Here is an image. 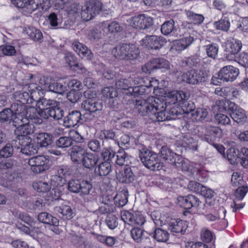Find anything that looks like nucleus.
Returning a JSON list of instances; mask_svg holds the SVG:
<instances>
[{"label": "nucleus", "mask_w": 248, "mask_h": 248, "mask_svg": "<svg viewBox=\"0 0 248 248\" xmlns=\"http://www.w3.org/2000/svg\"><path fill=\"white\" fill-rule=\"evenodd\" d=\"M86 153V151L81 147L76 146L72 148L70 153L71 158L73 162H82V159Z\"/></svg>", "instance_id": "nucleus-28"}, {"label": "nucleus", "mask_w": 248, "mask_h": 248, "mask_svg": "<svg viewBox=\"0 0 248 248\" xmlns=\"http://www.w3.org/2000/svg\"><path fill=\"white\" fill-rule=\"evenodd\" d=\"M160 156L168 163H174L173 156L175 154L166 146H163L160 151Z\"/></svg>", "instance_id": "nucleus-34"}, {"label": "nucleus", "mask_w": 248, "mask_h": 248, "mask_svg": "<svg viewBox=\"0 0 248 248\" xmlns=\"http://www.w3.org/2000/svg\"><path fill=\"white\" fill-rule=\"evenodd\" d=\"M182 145L195 151L198 149L197 141L189 135H186L184 137Z\"/></svg>", "instance_id": "nucleus-39"}, {"label": "nucleus", "mask_w": 248, "mask_h": 248, "mask_svg": "<svg viewBox=\"0 0 248 248\" xmlns=\"http://www.w3.org/2000/svg\"><path fill=\"white\" fill-rule=\"evenodd\" d=\"M231 182L233 186H241L245 183L242 177L237 172H234L232 174Z\"/></svg>", "instance_id": "nucleus-63"}, {"label": "nucleus", "mask_w": 248, "mask_h": 248, "mask_svg": "<svg viewBox=\"0 0 248 248\" xmlns=\"http://www.w3.org/2000/svg\"><path fill=\"white\" fill-rule=\"evenodd\" d=\"M136 81L138 82L137 79L132 77L127 78H120L117 80L115 83L116 88L118 90L123 91L127 95H129L131 91L130 88L132 86L137 85Z\"/></svg>", "instance_id": "nucleus-17"}, {"label": "nucleus", "mask_w": 248, "mask_h": 248, "mask_svg": "<svg viewBox=\"0 0 248 248\" xmlns=\"http://www.w3.org/2000/svg\"><path fill=\"white\" fill-rule=\"evenodd\" d=\"M57 103H58L55 100L42 98L38 101L37 105L40 109H45L51 107L50 106H57Z\"/></svg>", "instance_id": "nucleus-52"}, {"label": "nucleus", "mask_w": 248, "mask_h": 248, "mask_svg": "<svg viewBox=\"0 0 248 248\" xmlns=\"http://www.w3.org/2000/svg\"><path fill=\"white\" fill-rule=\"evenodd\" d=\"M191 202V208L196 207L197 211L200 214H204L207 212H212V202L210 200H206L205 204L202 207H201V202L199 199L194 195H191V198L189 199Z\"/></svg>", "instance_id": "nucleus-16"}, {"label": "nucleus", "mask_w": 248, "mask_h": 248, "mask_svg": "<svg viewBox=\"0 0 248 248\" xmlns=\"http://www.w3.org/2000/svg\"><path fill=\"white\" fill-rule=\"evenodd\" d=\"M218 46L216 44H210L206 46V52L207 56L215 59L217 55Z\"/></svg>", "instance_id": "nucleus-54"}, {"label": "nucleus", "mask_w": 248, "mask_h": 248, "mask_svg": "<svg viewBox=\"0 0 248 248\" xmlns=\"http://www.w3.org/2000/svg\"><path fill=\"white\" fill-rule=\"evenodd\" d=\"M174 29V21L172 19L165 22L161 26V31L164 35H168Z\"/></svg>", "instance_id": "nucleus-47"}, {"label": "nucleus", "mask_w": 248, "mask_h": 248, "mask_svg": "<svg viewBox=\"0 0 248 248\" xmlns=\"http://www.w3.org/2000/svg\"><path fill=\"white\" fill-rule=\"evenodd\" d=\"M72 46L74 50L82 58H86L88 60H91L93 58V54L92 51L84 44L75 41L73 42Z\"/></svg>", "instance_id": "nucleus-20"}, {"label": "nucleus", "mask_w": 248, "mask_h": 248, "mask_svg": "<svg viewBox=\"0 0 248 248\" xmlns=\"http://www.w3.org/2000/svg\"><path fill=\"white\" fill-rule=\"evenodd\" d=\"M33 188L38 192H46L51 189L50 186L46 182H37L32 184Z\"/></svg>", "instance_id": "nucleus-50"}, {"label": "nucleus", "mask_w": 248, "mask_h": 248, "mask_svg": "<svg viewBox=\"0 0 248 248\" xmlns=\"http://www.w3.org/2000/svg\"><path fill=\"white\" fill-rule=\"evenodd\" d=\"M207 109L204 108H198L194 110L191 114L193 119L195 121H202L205 119L208 115Z\"/></svg>", "instance_id": "nucleus-42"}, {"label": "nucleus", "mask_w": 248, "mask_h": 248, "mask_svg": "<svg viewBox=\"0 0 248 248\" xmlns=\"http://www.w3.org/2000/svg\"><path fill=\"white\" fill-rule=\"evenodd\" d=\"M131 237L137 243H141L143 248H153L150 239L145 236L147 234L143 230L139 228H134L130 232Z\"/></svg>", "instance_id": "nucleus-14"}, {"label": "nucleus", "mask_w": 248, "mask_h": 248, "mask_svg": "<svg viewBox=\"0 0 248 248\" xmlns=\"http://www.w3.org/2000/svg\"><path fill=\"white\" fill-rule=\"evenodd\" d=\"M241 47L242 43L239 40L234 39L227 40L225 43L224 49L226 59L229 61L235 60Z\"/></svg>", "instance_id": "nucleus-11"}, {"label": "nucleus", "mask_w": 248, "mask_h": 248, "mask_svg": "<svg viewBox=\"0 0 248 248\" xmlns=\"http://www.w3.org/2000/svg\"><path fill=\"white\" fill-rule=\"evenodd\" d=\"M12 108L16 110L14 123L17 127L16 133L20 137L19 140H23V138L29 137L28 135L34 133L33 124H40L43 120L38 117L37 109L34 107L17 104L13 105Z\"/></svg>", "instance_id": "nucleus-2"}, {"label": "nucleus", "mask_w": 248, "mask_h": 248, "mask_svg": "<svg viewBox=\"0 0 248 248\" xmlns=\"http://www.w3.org/2000/svg\"><path fill=\"white\" fill-rule=\"evenodd\" d=\"M216 121L219 124L223 125H229L231 124L230 117L225 114L219 113L215 115Z\"/></svg>", "instance_id": "nucleus-56"}, {"label": "nucleus", "mask_w": 248, "mask_h": 248, "mask_svg": "<svg viewBox=\"0 0 248 248\" xmlns=\"http://www.w3.org/2000/svg\"><path fill=\"white\" fill-rule=\"evenodd\" d=\"M44 0H18L16 3V6L20 8L23 9L24 11L28 13H31L36 10L45 9Z\"/></svg>", "instance_id": "nucleus-10"}, {"label": "nucleus", "mask_w": 248, "mask_h": 248, "mask_svg": "<svg viewBox=\"0 0 248 248\" xmlns=\"http://www.w3.org/2000/svg\"><path fill=\"white\" fill-rule=\"evenodd\" d=\"M80 190L79 192L85 195L89 194L90 190L92 188V184L87 181H82L80 182Z\"/></svg>", "instance_id": "nucleus-60"}, {"label": "nucleus", "mask_w": 248, "mask_h": 248, "mask_svg": "<svg viewBox=\"0 0 248 248\" xmlns=\"http://www.w3.org/2000/svg\"><path fill=\"white\" fill-rule=\"evenodd\" d=\"M139 156L144 165L153 170H158L161 163L157 154L153 153L146 148L140 150Z\"/></svg>", "instance_id": "nucleus-4"}, {"label": "nucleus", "mask_w": 248, "mask_h": 248, "mask_svg": "<svg viewBox=\"0 0 248 248\" xmlns=\"http://www.w3.org/2000/svg\"><path fill=\"white\" fill-rule=\"evenodd\" d=\"M186 16L190 22L195 25L201 24L204 21V17L202 14H198L193 11H186Z\"/></svg>", "instance_id": "nucleus-32"}, {"label": "nucleus", "mask_w": 248, "mask_h": 248, "mask_svg": "<svg viewBox=\"0 0 248 248\" xmlns=\"http://www.w3.org/2000/svg\"><path fill=\"white\" fill-rule=\"evenodd\" d=\"M65 183V178L62 176L54 175L51 177L50 180L51 189L50 191V194L52 195H54V197H52L53 199H57L60 197L59 192L56 193V189L59 187H62Z\"/></svg>", "instance_id": "nucleus-22"}, {"label": "nucleus", "mask_w": 248, "mask_h": 248, "mask_svg": "<svg viewBox=\"0 0 248 248\" xmlns=\"http://www.w3.org/2000/svg\"><path fill=\"white\" fill-rule=\"evenodd\" d=\"M128 23L137 29H145L153 24V18L144 14L139 15L127 20Z\"/></svg>", "instance_id": "nucleus-9"}, {"label": "nucleus", "mask_w": 248, "mask_h": 248, "mask_svg": "<svg viewBox=\"0 0 248 248\" xmlns=\"http://www.w3.org/2000/svg\"><path fill=\"white\" fill-rule=\"evenodd\" d=\"M48 88L49 91L59 94H62L64 91V87L61 83L57 82L50 84Z\"/></svg>", "instance_id": "nucleus-62"}, {"label": "nucleus", "mask_w": 248, "mask_h": 248, "mask_svg": "<svg viewBox=\"0 0 248 248\" xmlns=\"http://www.w3.org/2000/svg\"><path fill=\"white\" fill-rule=\"evenodd\" d=\"M128 192L125 190H122L117 193L114 197L116 203L120 206L125 205L128 202Z\"/></svg>", "instance_id": "nucleus-40"}, {"label": "nucleus", "mask_w": 248, "mask_h": 248, "mask_svg": "<svg viewBox=\"0 0 248 248\" xmlns=\"http://www.w3.org/2000/svg\"><path fill=\"white\" fill-rule=\"evenodd\" d=\"M153 236L157 241L165 242L169 239V233L166 231L158 228L155 231Z\"/></svg>", "instance_id": "nucleus-43"}, {"label": "nucleus", "mask_w": 248, "mask_h": 248, "mask_svg": "<svg viewBox=\"0 0 248 248\" xmlns=\"http://www.w3.org/2000/svg\"><path fill=\"white\" fill-rule=\"evenodd\" d=\"M226 212V211L224 208L220 207L218 209L217 213L214 212V214H207L205 215V217L209 221H215L220 219H224Z\"/></svg>", "instance_id": "nucleus-35"}, {"label": "nucleus", "mask_w": 248, "mask_h": 248, "mask_svg": "<svg viewBox=\"0 0 248 248\" xmlns=\"http://www.w3.org/2000/svg\"><path fill=\"white\" fill-rule=\"evenodd\" d=\"M194 41V38L191 36L184 37L174 41L172 49L178 51H181L188 47Z\"/></svg>", "instance_id": "nucleus-26"}, {"label": "nucleus", "mask_w": 248, "mask_h": 248, "mask_svg": "<svg viewBox=\"0 0 248 248\" xmlns=\"http://www.w3.org/2000/svg\"><path fill=\"white\" fill-rule=\"evenodd\" d=\"M73 144V140L69 137H61L55 142L56 146L58 148H64L71 146Z\"/></svg>", "instance_id": "nucleus-44"}, {"label": "nucleus", "mask_w": 248, "mask_h": 248, "mask_svg": "<svg viewBox=\"0 0 248 248\" xmlns=\"http://www.w3.org/2000/svg\"><path fill=\"white\" fill-rule=\"evenodd\" d=\"M213 25L217 30L227 31L230 27L229 18L227 16L222 17L219 20L215 22Z\"/></svg>", "instance_id": "nucleus-38"}, {"label": "nucleus", "mask_w": 248, "mask_h": 248, "mask_svg": "<svg viewBox=\"0 0 248 248\" xmlns=\"http://www.w3.org/2000/svg\"><path fill=\"white\" fill-rule=\"evenodd\" d=\"M28 163L32 172L39 173L48 168L49 159L44 155H38L30 158Z\"/></svg>", "instance_id": "nucleus-7"}, {"label": "nucleus", "mask_w": 248, "mask_h": 248, "mask_svg": "<svg viewBox=\"0 0 248 248\" xmlns=\"http://www.w3.org/2000/svg\"><path fill=\"white\" fill-rule=\"evenodd\" d=\"M38 220L45 224H54L57 225L58 220L46 212H42L38 215Z\"/></svg>", "instance_id": "nucleus-36"}, {"label": "nucleus", "mask_w": 248, "mask_h": 248, "mask_svg": "<svg viewBox=\"0 0 248 248\" xmlns=\"http://www.w3.org/2000/svg\"><path fill=\"white\" fill-rule=\"evenodd\" d=\"M111 170V164L108 161H105L100 163L95 169V173L101 176L108 175Z\"/></svg>", "instance_id": "nucleus-33"}, {"label": "nucleus", "mask_w": 248, "mask_h": 248, "mask_svg": "<svg viewBox=\"0 0 248 248\" xmlns=\"http://www.w3.org/2000/svg\"><path fill=\"white\" fill-rule=\"evenodd\" d=\"M228 110L231 111V116L234 121L237 123H243L247 120L246 112L234 103L227 102Z\"/></svg>", "instance_id": "nucleus-13"}, {"label": "nucleus", "mask_w": 248, "mask_h": 248, "mask_svg": "<svg viewBox=\"0 0 248 248\" xmlns=\"http://www.w3.org/2000/svg\"><path fill=\"white\" fill-rule=\"evenodd\" d=\"M116 172L117 179L121 183H129L134 179L131 169L129 167H125L123 170L117 168Z\"/></svg>", "instance_id": "nucleus-21"}, {"label": "nucleus", "mask_w": 248, "mask_h": 248, "mask_svg": "<svg viewBox=\"0 0 248 248\" xmlns=\"http://www.w3.org/2000/svg\"><path fill=\"white\" fill-rule=\"evenodd\" d=\"M98 155L86 152L82 159V164L86 168L93 169L99 161Z\"/></svg>", "instance_id": "nucleus-25"}, {"label": "nucleus", "mask_w": 248, "mask_h": 248, "mask_svg": "<svg viewBox=\"0 0 248 248\" xmlns=\"http://www.w3.org/2000/svg\"><path fill=\"white\" fill-rule=\"evenodd\" d=\"M227 157L232 164H235L240 157L239 151L234 148H231L227 151Z\"/></svg>", "instance_id": "nucleus-41"}, {"label": "nucleus", "mask_w": 248, "mask_h": 248, "mask_svg": "<svg viewBox=\"0 0 248 248\" xmlns=\"http://www.w3.org/2000/svg\"><path fill=\"white\" fill-rule=\"evenodd\" d=\"M238 187L235 190L234 195L235 200L237 201L242 200L248 191V187L244 184L238 186Z\"/></svg>", "instance_id": "nucleus-51"}, {"label": "nucleus", "mask_w": 248, "mask_h": 248, "mask_svg": "<svg viewBox=\"0 0 248 248\" xmlns=\"http://www.w3.org/2000/svg\"><path fill=\"white\" fill-rule=\"evenodd\" d=\"M64 111L62 109L58 107V105L53 106L49 107V114L50 117L54 120H59L63 116Z\"/></svg>", "instance_id": "nucleus-46"}, {"label": "nucleus", "mask_w": 248, "mask_h": 248, "mask_svg": "<svg viewBox=\"0 0 248 248\" xmlns=\"http://www.w3.org/2000/svg\"><path fill=\"white\" fill-rule=\"evenodd\" d=\"M16 93L17 97L19 99V101L21 103L18 104L19 105H23L24 104H31L34 100L32 98V96L30 95L28 92H24ZM25 106H26L25 105ZM26 106L30 107L29 105H27Z\"/></svg>", "instance_id": "nucleus-45"}, {"label": "nucleus", "mask_w": 248, "mask_h": 248, "mask_svg": "<svg viewBox=\"0 0 248 248\" xmlns=\"http://www.w3.org/2000/svg\"><path fill=\"white\" fill-rule=\"evenodd\" d=\"M106 222L108 227L111 230L115 229L118 224L117 218L112 215H109L107 217Z\"/></svg>", "instance_id": "nucleus-64"}, {"label": "nucleus", "mask_w": 248, "mask_h": 248, "mask_svg": "<svg viewBox=\"0 0 248 248\" xmlns=\"http://www.w3.org/2000/svg\"><path fill=\"white\" fill-rule=\"evenodd\" d=\"M166 43V39L162 36L148 35L142 39L140 45L148 49H159Z\"/></svg>", "instance_id": "nucleus-8"}, {"label": "nucleus", "mask_w": 248, "mask_h": 248, "mask_svg": "<svg viewBox=\"0 0 248 248\" xmlns=\"http://www.w3.org/2000/svg\"><path fill=\"white\" fill-rule=\"evenodd\" d=\"M27 34L34 41H39L43 38L42 32L34 28H29L26 30Z\"/></svg>", "instance_id": "nucleus-53"}, {"label": "nucleus", "mask_w": 248, "mask_h": 248, "mask_svg": "<svg viewBox=\"0 0 248 248\" xmlns=\"http://www.w3.org/2000/svg\"><path fill=\"white\" fill-rule=\"evenodd\" d=\"M133 158L127 154H126L123 150H120L117 152L116 163L119 166H126L130 165Z\"/></svg>", "instance_id": "nucleus-27"}, {"label": "nucleus", "mask_w": 248, "mask_h": 248, "mask_svg": "<svg viewBox=\"0 0 248 248\" xmlns=\"http://www.w3.org/2000/svg\"><path fill=\"white\" fill-rule=\"evenodd\" d=\"M65 60L67 63L71 67H76L78 69L84 70V73H85L86 69L81 64H79L77 62L76 57L72 54L69 53H67L65 57Z\"/></svg>", "instance_id": "nucleus-37"}, {"label": "nucleus", "mask_w": 248, "mask_h": 248, "mask_svg": "<svg viewBox=\"0 0 248 248\" xmlns=\"http://www.w3.org/2000/svg\"><path fill=\"white\" fill-rule=\"evenodd\" d=\"M37 142L41 147H46L52 142V136L45 133L37 134L36 135Z\"/></svg>", "instance_id": "nucleus-31"}, {"label": "nucleus", "mask_w": 248, "mask_h": 248, "mask_svg": "<svg viewBox=\"0 0 248 248\" xmlns=\"http://www.w3.org/2000/svg\"><path fill=\"white\" fill-rule=\"evenodd\" d=\"M187 227V222L183 220L172 219L169 223V229L175 233L184 234Z\"/></svg>", "instance_id": "nucleus-23"}, {"label": "nucleus", "mask_w": 248, "mask_h": 248, "mask_svg": "<svg viewBox=\"0 0 248 248\" xmlns=\"http://www.w3.org/2000/svg\"><path fill=\"white\" fill-rule=\"evenodd\" d=\"M115 58L120 60H134L140 54L139 48L134 44H123L117 46L112 50Z\"/></svg>", "instance_id": "nucleus-3"}, {"label": "nucleus", "mask_w": 248, "mask_h": 248, "mask_svg": "<svg viewBox=\"0 0 248 248\" xmlns=\"http://www.w3.org/2000/svg\"><path fill=\"white\" fill-rule=\"evenodd\" d=\"M21 141V152L23 154L30 155H34L37 152V146L32 141L30 137L23 138V140Z\"/></svg>", "instance_id": "nucleus-19"}, {"label": "nucleus", "mask_w": 248, "mask_h": 248, "mask_svg": "<svg viewBox=\"0 0 248 248\" xmlns=\"http://www.w3.org/2000/svg\"><path fill=\"white\" fill-rule=\"evenodd\" d=\"M202 190H201V193L200 194L205 197V198H208V200H210L213 202H212V211L215 208V203H217L214 200H211V198L213 197L214 192L210 189L207 188L206 187L203 186L202 188Z\"/></svg>", "instance_id": "nucleus-58"}, {"label": "nucleus", "mask_w": 248, "mask_h": 248, "mask_svg": "<svg viewBox=\"0 0 248 248\" xmlns=\"http://www.w3.org/2000/svg\"><path fill=\"white\" fill-rule=\"evenodd\" d=\"M55 212L65 219H69L72 217L73 215L71 207L67 205L63 204L59 206H56L54 208Z\"/></svg>", "instance_id": "nucleus-30"}, {"label": "nucleus", "mask_w": 248, "mask_h": 248, "mask_svg": "<svg viewBox=\"0 0 248 248\" xmlns=\"http://www.w3.org/2000/svg\"><path fill=\"white\" fill-rule=\"evenodd\" d=\"M102 202L104 205L99 208V212L101 214L110 213L114 211L113 205L111 204V201L109 200L107 201L103 200Z\"/></svg>", "instance_id": "nucleus-55"}, {"label": "nucleus", "mask_w": 248, "mask_h": 248, "mask_svg": "<svg viewBox=\"0 0 248 248\" xmlns=\"http://www.w3.org/2000/svg\"><path fill=\"white\" fill-rule=\"evenodd\" d=\"M102 4L98 0H89L85 2L81 11V18L85 21L92 20L102 10Z\"/></svg>", "instance_id": "nucleus-5"}, {"label": "nucleus", "mask_w": 248, "mask_h": 248, "mask_svg": "<svg viewBox=\"0 0 248 248\" xmlns=\"http://www.w3.org/2000/svg\"><path fill=\"white\" fill-rule=\"evenodd\" d=\"M234 61L237 62L244 67H248V53L242 52L236 56V58Z\"/></svg>", "instance_id": "nucleus-61"}, {"label": "nucleus", "mask_w": 248, "mask_h": 248, "mask_svg": "<svg viewBox=\"0 0 248 248\" xmlns=\"http://www.w3.org/2000/svg\"><path fill=\"white\" fill-rule=\"evenodd\" d=\"M137 109L142 116H148L154 121L163 122L175 119L178 110L173 107L167 110V105L160 98L150 96L146 100H137Z\"/></svg>", "instance_id": "nucleus-1"}, {"label": "nucleus", "mask_w": 248, "mask_h": 248, "mask_svg": "<svg viewBox=\"0 0 248 248\" xmlns=\"http://www.w3.org/2000/svg\"><path fill=\"white\" fill-rule=\"evenodd\" d=\"M81 120V114L78 111H73L65 117L63 121L64 125L67 127H74Z\"/></svg>", "instance_id": "nucleus-24"}, {"label": "nucleus", "mask_w": 248, "mask_h": 248, "mask_svg": "<svg viewBox=\"0 0 248 248\" xmlns=\"http://www.w3.org/2000/svg\"><path fill=\"white\" fill-rule=\"evenodd\" d=\"M239 73V69L232 65L222 68L218 72V78L225 81H232L236 79Z\"/></svg>", "instance_id": "nucleus-15"}, {"label": "nucleus", "mask_w": 248, "mask_h": 248, "mask_svg": "<svg viewBox=\"0 0 248 248\" xmlns=\"http://www.w3.org/2000/svg\"><path fill=\"white\" fill-rule=\"evenodd\" d=\"M207 74L203 71L192 69L184 73L182 76V80L191 84H198L205 80Z\"/></svg>", "instance_id": "nucleus-6"}, {"label": "nucleus", "mask_w": 248, "mask_h": 248, "mask_svg": "<svg viewBox=\"0 0 248 248\" xmlns=\"http://www.w3.org/2000/svg\"><path fill=\"white\" fill-rule=\"evenodd\" d=\"M103 96L106 98H113L118 95L117 91L113 87H106L101 90Z\"/></svg>", "instance_id": "nucleus-48"}, {"label": "nucleus", "mask_w": 248, "mask_h": 248, "mask_svg": "<svg viewBox=\"0 0 248 248\" xmlns=\"http://www.w3.org/2000/svg\"><path fill=\"white\" fill-rule=\"evenodd\" d=\"M16 53V50L14 46L5 45L0 46V57L3 56H14Z\"/></svg>", "instance_id": "nucleus-49"}, {"label": "nucleus", "mask_w": 248, "mask_h": 248, "mask_svg": "<svg viewBox=\"0 0 248 248\" xmlns=\"http://www.w3.org/2000/svg\"><path fill=\"white\" fill-rule=\"evenodd\" d=\"M156 65L155 58L151 60L142 67V70L147 74H150L153 70L156 69Z\"/></svg>", "instance_id": "nucleus-57"}, {"label": "nucleus", "mask_w": 248, "mask_h": 248, "mask_svg": "<svg viewBox=\"0 0 248 248\" xmlns=\"http://www.w3.org/2000/svg\"><path fill=\"white\" fill-rule=\"evenodd\" d=\"M164 97L165 101L164 103L169 104H175L177 102L187 100L189 95L183 91L177 90L165 91L164 93Z\"/></svg>", "instance_id": "nucleus-12"}, {"label": "nucleus", "mask_w": 248, "mask_h": 248, "mask_svg": "<svg viewBox=\"0 0 248 248\" xmlns=\"http://www.w3.org/2000/svg\"><path fill=\"white\" fill-rule=\"evenodd\" d=\"M130 89L131 91L129 95L134 96L142 95L146 93L145 88L141 84H140L139 86H138V85H133Z\"/></svg>", "instance_id": "nucleus-59"}, {"label": "nucleus", "mask_w": 248, "mask_h": 248, "mask_svg": "<svg viewBox=\"0 0 248 248\" xmlns=\"http://www.w3.org/2000/svg\"><path fill=\"white\" fill-rule=\"evenodd\" d=\"M81 108L91 113L95 112L102 109V102L98 101L97 98H89L84 100L81 104Z\"/></svg>", "instance_id": "nucleus-18"}, {"label": "nucleus", "mask_w": 248, "mask_h": 248, "mask_svg": "<svg viewBox=\"0 0 248 248\" xmlns=\"http://www.w3.org/2000/svg\"><path fill=\"white\" fill-rule=\"evenodd\" d=\"M17 104H14L12 106ZM11 108H12V106H11ZM12 110L10 108H6L0 112V122H10L12 121L14 122L16 117V110L13 108H12Z\"/></svg>", "instance_id": "nucleus-29"}]
</instances>
